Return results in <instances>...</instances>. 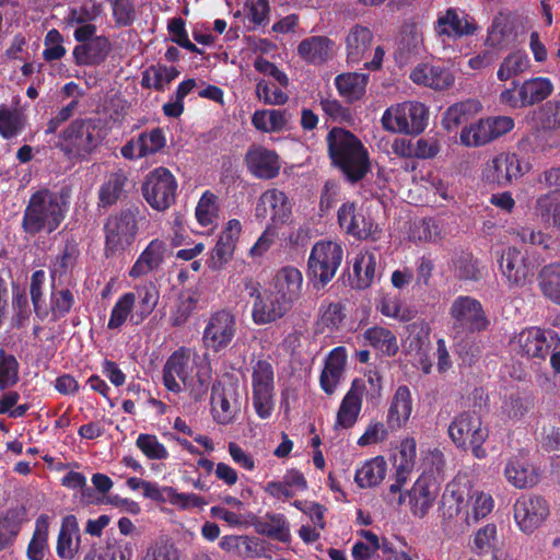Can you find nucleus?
I'll list each match as a JSON object with an SVG mask.
<instances>
[{"instance_id":"obj_43","label":"nucleus","mask_w":560,"mask_h":560,"mask_svg":"<svg viewBox=\"0 0 560 560\" xmlns=\"http://www.w3.org/2000/svg\"><path fill=\"white\" fill-rule=\"evenodd\" d=\"M368 81L366 73L348 72L338 74L335 78V85L341 96L352 102L364 95Z\"/></svg>"},{"instance_id":"obj_7","label":"nucleus","mask_w":560,"mask_h":560,"mask_svg":"<svg viewBox=\"0 0 560 560\" xmlns=\"http://www.w3.org/2000/svg\"><path fill=\"white\" fill-rule=\"evenodd\" d=\"M428 108L420 102H405L387 108L382 117L386 130L419 135L428 125Z\"/></svg>"},{"instance_id":"obj_32","label":"nucleus","mask_w":560,"mask_h":560,"mask_svg":"<svg viewBox=\"0 0 560 560\" xmlns=\"http://www.w3.org/2000/svg\"><path fill=\"white\" fill-rule=\"evenodd\" d=\"M112 49L106 36H96L85 44L77 45L72 51L78 66H100L108 57Z\"/></svg>"},{"instance_id":"obj_11","label":"nucleus","mask_w":560,"mask_h":560,"mask_svg":"<svg viewBox=\"0 0 560 560\" xmlns=\"http://www.w3.org/2000/svg\"><path fill=\"white\" fill-rule=\"evenodd\" d=\"M339 228L359 241H377L382 230L375 221L364 213L354 201H346L337 210Z\"/></svg>"},{"instance_id":"obj_13","label":"nucleus","mask_w":560,"mask_h":560,"mask_svg":"<svg viewBox=\"0 0 560 560\" xmlns=\"http://www.w3.org/2000/svg\"><path fill=\"white\" fill-rule=\"evenodd\" d=\"M514 128V119L509 116H493L479 119L460 132V141L466 147H481L506 135Z\"/></svg>"},{"instance_id":"obj_28","label":"nucleus","mask_w":560,"mask_h":560,"mask_svg":"<svg viewBox=\"0 0 560 560\" xmlns=\"http://www.w3.org/2000/svg\"><path fill=\"white\" fill-rule=\"evenodd\" d=\"M290 310L288 304L268 289L258 301H254L252 318L256 325H266L282 318Z\"/></svg>"},{"instance_id":"obj_2","label":"nucleus","mask_w":560,"mask_h":560,"mask_svg":"<svg viewBox=\"0 0 560 560\" xmlns=\"http://www.w3.org/2000/svg\"><path fill=\"white\" fill-rule=\"evenodd\" d=\"M68 210L69 195L66 191L36 190L23 211L21 229L30 237L50 235L65 221Z\"/></svg>"},{"instance_id":"obj_51","label":"nucleus","mask_w":560,"mask_h":560,"mask_svg":"<svg viewBox=\"0 0 560 560\" xmlns=\"http://www.w3.org/2000/svg\"><path fill=\"white\" fill-rule=\"evenodd\" d=\"M136 306V293L126 292L121 294L118 300L115 302L109 319L107 323V328L110 330L119 329L127 322L128 318L131 319V316L135 314L133 308Z\"/></svg>"},{"instance_id":"obj_10","label":"nucleus","mask_w":560,"mask_h":560,"mask_svg":"<svg viewBox=\"0 0 560 560\" xmlns=\"http://www.w3.org/2000/svg\"><path fill=\"white\" fill-rule=\"evenodd\" d=\"M514 351L527 359L546 360L551 347H560V336L553 329L529 327L523 329L512 340Z\"/></svg>"},{"instance_id":"obj_41","label":"nucleus","mask_w":560,"mask_h":560,"mask_svg":"<svg viewBox=\"0 0 560 560\" xmlns=\"http://www.w3.org/2000/svg\"><path fill=\"white\" fill-rule=\"evenodd\" d=\"M25 515V508L16 506L9 509L5 514L0 517V551L13 544L21 530Z\"/></svg>"},{"instance_id":"obj_18","label":"nucleus","mask_w":560,"mask_h":560,"mask_svg":"<svg viewBox=\"0 0 560 560\" xmlns=\"http://www.w3.org/2000/svg\"><path fill=\"white\" fill-rule=\"evenodd\" d=\"M488 429L482 427L481 418L474 411L458 413L450 423L447 433L457 448L468 450L472 439L480 441Z\"/></svg>"},{"instance_id":"obj_44","label":"nucleus","mask_w":560,"mask_h":560,"mask_svg":"<svg viewBox=\"0 0 560 560\" xmlns=\"http://www.w3.org/2000/svg\"><path fill=\"white\" fill-rule=\"evenodd\" d=\"M133 547L122 539L108 540L105 546L94 548L84 557V560H131Z\"/></svg>"},{"instance_id":"obj_1","label":"nucleus","mask_w":560,"mask_h":560,"mask_svg":"<svg viewBox=\"0 0 560 560\" xmlns=\"http://www.w3.org/2000/svg\"><path fill=\"white\" fill-rule=\"evenodd\" d=\"M109 131L106 118L77 117L59 131L54 147L70 161L86 162L102 148Z\"/></svg>"},{"instance_id":"obj_14","label":"nucleus","mask_w":560,"mask_h":560,"mask_svg":"<svg viewBox=\"0 0 560 560\" xmlns=\"http://www.w3.org/2000/svg\"><path fill=\"white\" fill-rule=\"evenodd\" d=\"M454 329L462 332H480L489 324L481 303L468 295L457 296L450 308Z\"/></svg>"},{"instance_id":"obj_25","label":"nucleus","mask_w":560,"mask_h":560,"mask_svg":"<svg viewBox=\"0 0 560 560\" xmlns=\"http://www.w3.org/2000/svg\"><path fill=\"white\" fill-rule=\"evenodd\" d=\"M241 231L242 225L237 219L228 221L211 252V257L208 261L209 268L219 270L232 258Z\"/></svg>"},{"instance_id":"obj_33","label":"nucleus","mask_w":560,"mask_h":560,"mask_svg":"<svg viewBox=\"0 0 560 560\" xmlns=\"http://www.w3.org/2000/svg\"><path fill=\"white\" fill-rule=\"evenodd\" d=\"M412 413V399L410 389L406 385L399 386L390 401L387 411L386 424L392 431L406 425Z\"/></svg>"},{"instance_id":"obj_35","label":"nucleus","mask_w":560,"mask_h":560,"mask_svg":"<svg viewBox=\"0 0 560 560\" xmlns=\"http://www.w3.org/2000/svg\"><path fill=\"white\" fill-rule=\"evenodd\" d=\"M373 40L372 31L361 24L352 26L346 37L347 60L360 62L370 50Z\"/></svg>"},{"instance_id":"obj_42","label":"nucleus","mask_w":560,"mask_h":560,"mask_svg":"<svg viewBox=\"0 0 560 560\" xmlns=\"http://www.w3.org/2000/svg\"><path fill=\"white\" fill-rule=\"evenodd\" d=\"M136 310L131 316V322L135 325L141 324L148 318L159 302V291L152 283L139 285L136 288Z\"/></svg>"},{"instance_id":"obj_36","label":"nucleus","mask_w":560,"mask_h":560,"mask_svg":"<svg viewBox=\"0 0 560 560\" xmlns=\"http://www.w3.org/2000/svg\"><path fill=\"white\" fill-rule=\"evenodd\" d=\"M504 476L509 483L517 489L529 488L538 482V474L535 469L530 467L527 460L516 456L508 460Z\"/></svg>"},{"instance_id":"obj_38","label":"nucleus","mask_w":560,"mask_h":560,"mask_svg":"<svg viewBox=\"0 0 560 560\" xmlns=\"http://www.w3.org/2000/svg\"><path fill=\"white\" fill-rule=\"evenodd\" d=\"M334 42L326 36H311L298 46V54L308 63L322 65L330 54Z\"/></svg>"},{"instance_id":"obj_55","label":"nucleus","mask_w":560,"mask_h":560,"mask_svg":"<svg viewBox=\"0 0 560 560\" xmlns=\"http://www.w3.org/2000/svg\"><path fill=\"white\" fill-rule=\"evenodd\" d=\"M233 394H235L234 390H233ZM231 397H232V393H229L224 389L222 392H218L217 387L213 385L211 404H212L213 419L219 424H229L234 419L236 410L230 401Z\"/></svg>"},{"instance_id":"obj_50","label":"nucleus","mask_w":560,"mask_h":560,"mask_svg":"<svg viewBox=\"0 0 560 560\" xmlns=\"http://www.w3.org/2000/svg\"><path fill=\"white\" fill-rule=\"evenodd\" d=\"M74 303V294L70 289H57L52 283L49 296V308H47L48 315H51V320L57 322L65 318L71 312Z\"/></svg>"},{"instance_id":"obj_39","label":"nucleus","mask_w":560,"mask_h":560,"mask_svg":"<svg viewBox=\"0 0 560 560\" xmlns=\"http://www.w3.org/2000/svg\"><path fill=\"white\" fill-rule=\"evenodd\" d=\"M469 493L470 490L467 485H463L456 479L448 482L441 499L443 514L447 517L458 515L466 506V500Z\"/></svg>"},{"instance_id":"obj_37","label":"nucleus","mask_w":560,"mask_h":560,"mask_svg":"<svg viewBox=\"0 0 560 560\" xmlns=\"http://www.w3.org/2000/svg\"><path fill=\"white\" fill-rule=\"evenodd\" d=\"M381 257L372 252H366L355 258L353 272L355 277L354 287L359 290L370 288L376 276L380 273Z\"/></svg>"},{"instance_id":"obj_26","label":"nucleus","mask_w":560,"mask_h":560,"mask_svg":"<svg viewBox=\"0 0 560 560\" xmlns=\"http://www.w3.org/2000/svg\"><path fill=\"white\" fill-rule=\"evenodd\" d=\"M410 80L435 91H444L454 84L455 78L450 68L424 62L416 66L410 73Z\"/></svg>"},{"instance_id":"obj_31","label":"nucleus","mask_w":560,"mask_h":560,"mask_svg":"<svg viewBox=\"0 0 560 560\" xmlns=\"http://www.w3.org/2000/svg\"><path fill=\"white\" fill-rule=\"evenodd\" d=\"M166 244L164 241L154 238L139 255L128 275L132 279H138L156 270L164 261Z\"/></svg>"},{"instance_id":"obj_47","label":"nucleus","mask_w":560,"mask_h":560,"mask_svg":"<svg viewBox=\"0 0 560 560\" xmlns=\"http://www.w3.org/2000/svg\"><path fill=\"white\" fill-rule=\"evenodd\" d=\"M542 295L552 303L560 305V264L545 266L537 277Z\"/></svg>"},{"instance_id":"obj_5","label":"nucleus","mask_w":560,"mask_h":560,"mask_svg":"<svg viewBox=\"0 0 560 560\" xmlns=\"http://www.w3.org/2000/svg\"><path fill=\"white\" fill-rule=\"evenodd\" d=\"M343 259V248L332 241H317L307 259L306 276L315 290L324 289L336 276Z\"/></svg>"},{"instance_id":"obj_54","label":"nucleus","mask_w":560,"mask_h":560,"mask_svg":"<svg viewBox=\"0 0 560 560\" xmlns=\"http://www.w3.org/2000/svg\"><path fill=\"white\" fill-rule=\"evenodd\" d=\"M375 307L383 316L399 322H408L412 318L411 312L402 307L401 299L396 293H383L376 300Z\"/></svg>"},{"instance_id":"obj_12","label":"nucleus","mask_w":560,"mask_h":560,"mask_svg":"<svg viewBox=\"0 0 560 560\" xmlns=\"http://www.w3.org/2000/svg\"><path fill=\"white\" fill-rule=\"evenodd\" d=\"M237 332L236 315L229 308L212 313L206 324L202 341L214 353L224 351Z\"/></svg>"},{"instance_id":"obj_15","label":"nucleus","mask_w":560,"mask_h":560,"mask_svg":"<svg viewBox=\"0 0 560 560\" xmlns=\"http://www.w3.org/2000/svg\"><path fill=\"white\" fill-rule=\"evenodd\" d=\"M549 515L547 501L539 495H522L514 503V518L520 529L532 534Z\"/></svg>"},{"instance_id":"obj_6","label":"nucleus","mask_w":560,"mask_h":560,"mask_svg":"<svg viewBox=\"0 0 560 560\" xmlns=\"http://www.w3.org/2000/svg\"><path fill=\"white\" fill-rule=\"evenodd\" d=\"M553 90V83L546 77H534L522 83L513 80L512 88L504 89L499 95V101L512 109H521L544 102Z\"/></svg>"},{"instance_id":"obj_53","label":"nucleus","mask_w":560,"mask_h":560,"mask_svg":"<svg viewBox=\"0 0 560 560\" xmlns=\"http://www.w3.org/2000/svg\"><path fill=\"white\" fill-rule=\"evenodd\" d=\"M26 117L16 108L0 106V136L12 139L19 136L25 128Z\"/></svg>"},{"instance_id":"obj_34","label":"nucleus","mask_w":560,"mask_h":560,"mask_svg":"<svg viewBox=\"0 0 560 560\" xmlns=\"http://www.w3.org/2000/svg\"><path fill=\"white\" fill-rule=\"evenodd\" d=\"M346 362L347 351L345 347H336L329 352L319 377L320 388L326 394L331 395L335 393L343 374Z\"/></svg>"},{"instance_id":"obj_57","label":"nucleus","mask_w":560,"mask_h":560,"mask_svg":"<svg viewBox=\"0 0 560 560\" xmlns=\"http://www.w3.org/2000/svg\"><path fill=\"white\" fill-rule=\"evenodd\" d=\"M80 248L74 240H67L63 249L57 255L52 265L51 273L59 277L70 273L78 262Z\"/></svg>"},{"instance_id":"obj_21","label":"nucleus","mask_w":560,"mask_h":560,"mask_svg":"<svg viewBox=\"0 0 560 560\" xmlns=\"http://www.w3.org/2000/svg\"><path fill=\"white\" fill-rule=\"evenodd\" d=\"M499 266L508 281L516 287H524L532 273V264L526 253L514 246L502 252Z\"/></svg>"},{"instance_id":"obj_60","label":"nucleus","mask_w":560,"mask_h":560,"mask_svg":"<svg viewBox=\"0 0 560 560\" xmlns=\"http://www.w3.org/2000/svg\"><path fill=\"white\" fill-rule=\"evenodd\" d=\"M136 446L151 460H164L170 456L165 445L154 434L140 433L136 440Z\"/></svg>"},{"instance_id":"obj_45","label":"nucleus","mask_w":560,"mask_h":560,"mask_svg":"<svg viewBox=\"0 0 560 560\" xmlns=\"http://www.w3.org/2000/svg\"><path fill=\"white\" fill-rule=\"evenodd\" d=\"M476 28L475 24L467 21L463 22L454 9H448L443 16H440L435 26L438 34L450 37L472 35Z\"/></svg>"},{"instance_id":"obj_4","label":"nucleus","mask_w":560,"mask_h":560,"mask_svg":"<svg viewBox=\"0 0 560 560\" xmlns=\"http://www.w3.org/2000/svg\"><path fill=\"white\" fill-rule=\"evenodd\" d=\"M140 208L136 205L121 208L110 213L104 223L105 255L110 257L117 252H124L136 240Z\"/></svg>"},{"instance_id":"obj_20","label":"nucleus","mask_w":560,"mask_h":560,"mask_svg":"<svg viewBox=\"0 0 560 560\" xmlns=\"http://www.w3.org/2000/svg\"><path fill=\"white\" fill-rule=\"evenodd\" d=\"M248 172L259 179H272L279 175V155L261 145H252L244 158Z\"/></svg>"},{"instance_id":"obj_23","label":"nucleus","mask_w":560,"mask_h":560,"mask_svg":"<svg viewBox=\"0 0 560 560\" xmlns=\"http://www.w3.org/2000/svg\"><path fill=\"white\" fill-rule=\"evenodd\" d=\"M364 390L365 385L362 380L352 381L351 387L342 398L337 411L335 429H350L355 424L361 411Z\"/></svg>"},{"instance_id":"obj_58","label":"nucleus","mask_w":560,"mask_h":560,"mask_svg":"<svg viewBox=\"0 0 560 560\" xmlns=\"http://www.w3.org/2000/svg\"><path fill=\"white\" fill-rule=\"evenodd\" d=\"M48 517L40 515L36 521V528L27 546V557L30 560H43L48 547Z\"/></svg>"},{"instance_id":"obj_3","label":"nucleus","mask_w":560,"mask_h":560,"mask_svg":"<svg viewBox=\"0 0 560 560\" xmlns=\"http://www.w3.org/2000/svg\"><path fill=\"white\" fill-rule=\"evenodd\" d=\"M326 142L330 164L341 172L346 182L357 184L371 171L369 151L351 131L332 127Z\"/></svg>"},{"instance_id":"obj_9","label":"nucleus","mask_w":560,"mask_h":560,"mask_svg":"<svg viewBox=\"0 0 560 560\" xmlns=\"http://www.w3.org/2000/svg\"><path fill=\"white\" fill-rule=\"evenodd\" d=\"M253 407L256 415L269 419L275 409V371L267 359H258L252 365Z\"/></svg>"},{"instance_id":"obj_48","label":"nucleus","mask_w":560,"mask_h":560,"mask_svg":"<svg viewBox=\"0 0 560 560\" xmlns=\"http://www.w3.org/2000/svg\"><path fill=\"white\" fill-rule=\"evenodd\" d=\"M255 528L258 534L265 535L278 541L285 542L290 538L289 524L283 514H266L256 522Z\"/></svg>"},{"instance_id":"obj_24","label":"nucleus","mask_w":560,"mask_h":560,"mask_svg":"<svg viewBox=\"0 0 560 560\" xmlns=\"http://www.w3.org/2000/svg\"><path fill=\"white\" fill-rule=\"evenodd\" d=\"M128 173L119 168L108 173L101 184L97 197L98 208L108 209L128 197Z\"/></svg>"},{"instance_id":"obj_56","label":"nucleus","mask_w":560,"mask_h":560,"mask_svg":"<svg viewBox=\"0 0 560 560\" xmlns=\"http://www.w3.org/2000/svg\"><path fill=\"white\" fill-rule=\"evenodd\" d=\"M198 301L199 295L196 291L187 290L182 292L171 314L172 326L179 327L186 324L197 308Z\"/></svg>"},{"instance_id":"obj_52","label":"nucleus","mask_w":560,"mask_h":560,"mask_svg":"<svg viewBox=\"0 0 560 560\" xmlns=\"http://www.w3.org/2000/svg\"><path fill=\"white\" fill-rule=\"evenodd\" d=\"M530 68V60L523 50L509 54L500 63L497 77L500 81H508L511 78L524 73Z\"/></svg>"},{"instance_id":"obj_22","label":"nucleus","mask_w":560,"mask_h":560,"mask_svg":"<svg viewBox=\"0 0 560 560\" xmlns=\"http://www.w3.org/2000/svg\"><path fill=\"white\" fill-rule=\"evenodd\" d=\"M302 284V272L295 267L287 266L276 273L269 289L292 308L301 295Z\"/></svg>"},{"instance_id":"obj_16","label":"nucleus","mask_w":560,"mask_h":560,"mask_svg":"<svg viewBox=\"0 0 560 560\" xmlns=\"http://www.w3.org/2000/svg\"><path fill=\"white\" fill-rule=\"evenodd\" d=\"M192 371L190 350L180 347L167 358L163 366V385L168 392L178 394L182 392L179 382L187 386Z\"/></svg>"},{"instance_id":"obj_8","label":"nucleus","mask_w":560,"mask_h":560,"mask_svg":"<svg viewBox=\"0 0 560 560\" xmlns=\"http://www.w3.org/2000/svg\"><path fill=\"white\" fill-rule=\"evenodd\" d=\"M178 184L172 172L159 166L150 171L142 183V195L151 208L165 211L175 203Z\"/></svg>"},{"instance_id":"obj_62","label":"nucleus","mask_w":560,"mask_h":560,"mask_svg":"<svg viewBox=\"0 0 560 560\" xmlns=\"http://www.w3.org/2000/svg\"><path fill=\"white\" fill-rule=\"evenodd\" d=\"M217 196L210 190L205 191L195 210V215L201 226L211 225L218 217Z\"/></svg>"},{"instance_id":"obj_40","label":"nucleus","mask_w":560,"mask_h":560,"mask_svg":"<svg viewBox=\"0 0 560 560\" xmlns=\"http://www.w3.org/2000/svg\"><path fill=\"white\" fill-rule=\"evenodd\" d=\"M387 470V464L383 456L373 457L357 468L354 481L359 488H372L381 483Z\"/></svg>"},{"instance_id":"obj_64","label":"nucleus","mask_w":560,"mask_h":560,"mask_svg":"<svg viewBox=\"0 0 560 560\" xmlns=\"http://www.w3.org/2000/svg\"><path fill=\"white\" fill-rule=\"evenodd\" d=\"M142 560H183V558L174 542L161 539L148 547Z\"/></svg>"},{"instance_id":"obj_30","label":"nucleus","mask_w":560,"mask_h":560,"mask_svg":"<svg viewBox=\"0 0 560 560\" xmlns=\"http://www.w3.org/2000/svg\"><path fill=\"white\" fill-rule=\"evenodd\" d=\"M517 40L514 22L505 15L495 16L488 27L485 45L494 50H505L513 47Z\"/></svg>"},{"instance_id":"obj_17","label":"nucleus","mask_w":560,"mask_h":560,"mask_svg":"<svg viewBox=\"0 0 560 560\" xmlns=\"http://www.w3.org/2000/svg\"><path fill=\"white\" fill-rule=\"evenodd\" d=\"M525 173L520 158L515 153H500L488 161L483 171L482 179L489 184L506 186L513 179H517Z\"/></svg>"},{"instance_id":"obj_19","label":"nucleus","mask_w":560,"mask_h":560,"mask_svg":"<svg viewBox=\"0 0 560 560\" xmlns=\"http://www.w3.org/2000/svg\"><path fill=\"white\" fill-rule=\"evenodd\" d=\"M292 213V206L287 195L277 189L271 188L264 191L256 205L255 215L259 220H265L270 215V220L275 226L284 224Z\"/></svg>"},{"instance_id":"obj_29","label":"nucleus","mask_w":560,"mask_h":560,"mask_svg":"<svg viewBox=\"0 0 560 560\" xmlns=\"http://www.w3.org/2000/svg\"><path fill=\"white\" fill-rule=\"evenodd\" d=\"M82 544L79 522L75 515L62 517L57 538L56 551L59 558L72 559L79 552Z\"/></svg>"},{"instance_id":"obj_27","label":"nucleus","mask_w":560,"mask_h":560,"mask_svg":"<svg viewBox=\"0 0 560 560\" xmlns=\"http://www.w3.org/2000/svg\"><path fill=\"white\" fill-rule=\"evenodd\" d=\"M408 505L413 516L423 518L432 508L438 491L430 477L420 476L406 492Z\"/></svg>"},{"instance_id":"obj_63","label":"nucleus","mask_w":560,"mask_h":560,"mask_svg":"<svg viewBox=\"0 0 560 560\" xmlns=\"http://www.w3.org/2000/svg\"><path fill=\"white\" fill-rule=\"evenodd\" d=\"M536 212L544 222L560 228V200L550 194L541 195L537 199Z\"/></svg>"},{"instance_id":"obj_46","label":"nucleus","mask_w":560,"mask_h":560,"mask_svg":"<svg viewBox=\"0 0 560 560\" xmlns=\"http://www.w3.org/2000/svg\"><path fill=\"white\" fill-rule=\"evenodd\" d=\"M364 339L374 349L380 350L387 357L397 354L399 347L396 335L381 326H373L364 331Z\"/></svg>"},{"instance_id":"obj_49","label":"nucleus","mask_w":560,"mask_h":560,"mask_svg":"<svg viewBox=\"0 0 560 560\" xmlns=\"http://www.w3.org/2000/svg\"><path fill=\"white\" fill-rule=\"evenodd\" d=\"M394 151L401 156L432 159L439 153L440 147L436 140L420 138L415 143L411 141L408 143L401 141L400 144L396 142Z\"/></svg>"},{"instance_id":"obj_61","label":"nucleus","mask_w":560,"mask_h":560,"mask_svg":"<svg viewBox=\"0 0 560 560\" xmlns=\"http://www.w3.org/2000/svg\"><path fill=\"white\" fill-rule=\"evenodd\" d=\"M409 237L419 242H436L441 238V229L435 219L423 218L413 222Z\"/></svg>"},{"instance_id":"obj_59","label":"nucleus","mask_w":560,"mask_h":560,"mask_svg":"<svg viewBox=\"0 0 560 560\" xmlns=\"http://www.w3.org/2000/svg\"><path fill=\"white\" fill-rule=\"evenodd\" d=\"M20 363L13 354L0 348V392L15 386L19 383Z\"/></svg>"}]
</instances>
